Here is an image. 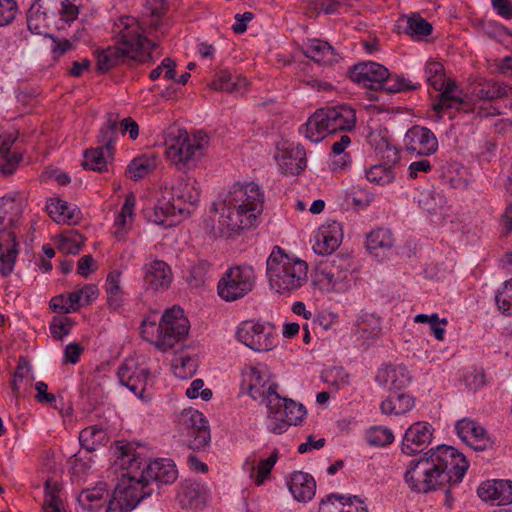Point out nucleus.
Returning <instances> with one entry per match:
<instances>
[{
	"instance_id": "1",
	"label": "nucleus",
	"mask_w": 512,
	"mask_h": 512,
	"mask_svg": "<svg viewBox=\"0 0 512 512\" xmlns=\"http://www.w3.org/2000/svg\"><path fill=\"white\" fill-rule=\"evenodd\" d=\"M468 467L466 457L457 449L440 445L410 461L404 478L412 491L428 493L446 484L460 483Z\"/></svg>"
},
{
	"instance_id": "2",
	"label": "nucleus",
	"mask_w": 512,
	"mask_h": 512,
	"mask_svg": "<svg viewBox=\"0 0 512 512\" xmlns=\"http://www.w3.org/2000/svg\"><path fill=\"white\" fill-rule=\"evenodd\" d=\"M278 385L270 376L256 367L243 372L241 390L254 400L265 402L268 409L269 432L281 435L292 425H298L306 415L305 407L277 393Z\"/></svg>"
},
{
	"instance_id": "3",
	"label": "nucleus",
	"mask_w": 512,
	"mask_h": 512,
	"mask_svg": "<svg viewBox=\"0 0 512 512\" xmlns=\"http://www.w3.org/2000/svg\"><path fill=\"white\" fill-rule=\"evenodd\" d=\"M115 45L97 52V68L106 72L125 62L145 63L152 59L156 44L143 35L139 21L131 16L118 19L114 25Z\"/></svg>"
},
{
	"instance_id": "4",
	"label": "nucleus",
	"mask_w": 512,
	"mask_h": 512,
	"mask_svg": "<svg viewBox=\"0 0 512 512\" xmlns=\"http://www.w3.org/2000/svg\"><path fill=\"white\" fill-rule=\"evenodd\" d=\"M263 201L264 193L256 183L235 184L224 200L222 224L232 231L254 226Z\"/></svg>"
},
{
	"instance_id": "5",
	"label": "nucleus",
	"mask_w": 512,
	"mask_h": 512,
	"mask_svg": "<svg viewBox=\"0 0 512 512\" xmlns=\"http://www.w3.org/2000/svg\"><path fill=\"white\" fill-rule=\"evenodd\" d=\"M116 453L118 454L117 462L122 469L127 470V473L122 475L112 498L119 501L125 510L131 511L142 499L150 496L153 490L142 480L140 474L137 476L135 473L140 469L142 462L133 444L117 442Z\"/></svg>"
},
{
	"instance_id": "6",
	"label": "nucleus",
	"mask_w": 512,
	"mask_h": 512,
	"mask_svg": "<svg viewBox=\"0 0 512 512\" xmlns=\"http://www.w3.org/2000/svg\"><path fill=\"white\" fill-rule=\"evenodd\" d=\"M266 265L270 286L277 293L289 294L307 283V263L285 254L279 246L274 247Z\"/></svg>"
},
{
	"instance_id": "7",
	"label": "nucleus",
	"mask_w": 512,
	"mask_h": 512,
	"mask_svg": "<svg viewBox=\"0 0 512 512\" xmlns=\"http://www.w3.org/2000/svg\"><path fill=\"white\" fill-rule=\"evenodd\" d=\"M189 332V321L180 307L167 309L159 323L146 318L141 323V336L160 351H167L185 339Z\"/></svg>"
},
{
	"instance_id": "8",
	"label": "nucleus",
	"mask_w": 512,
	"mask_h": 512,
	"mask_svg": "<svg viewBox=\"0 0 512 512\" xmlns=\"http://www.w3.org/2000/svg\"><path fill=\"white\" fill-rule=\"evenodd\" d=\"M21 215V204L14 198H0V274L3 277L12 274L19 254L15 229Z\"/></svg>"
},
{
	"instance_id": "9",
	"label": "nucleus",
	"mask_w": 512,
	"mask_h": 512,
	"mask_svg": "<svg viewBox=\"0 0 512 512\" xmlns=\"http://www.w3.org/2000/svg\"><path fill=\"white\" fill-rule=\"evenodd\" d=\"M356 114L347 105L327 107L317 110L304 125L306 138L318 143L327 135L337 131H350L355 127Z\"/></svg>"
},
{
	"instance_id": "10",
	"label": "nucleus",
	"mask_w": 512,
	"mask_h": 512,
	"mask_svg": "<svg viewBox=\"0 0 512 512\" xmlns=\"http://www.w3.org/2000/svg\"><path fill=\"white\" fill-rule=\"evenodd\" d=\"M206 143V135L191 138L187 132H180L176 138L171 140L166 149V155L178 170H190L203 157Z\"/></svg>"
},
{
	"instance_id": "11",
	"label": "nucleus",
	"mask_w": 512,
	"mask_h": 512,
	"mask_svg": "<svg viewBox=\"0 0 512 512\" xmlns=\"http://www.w3.org/2000/svg\"><path fill=\"white\" fill-rule=\"evenodd\" d=\"M255 285L254 270L250 266H235L228 269L218 283L219 296L227 301H236L252 291Z\"/></svg>"
},
{
	"instance_id": "12",
	"label": "nucleus",
	"mask_w": 512,
	"mask_h": 512,
	"mask_svg": "<svg viewBox=\"0 0 512 512\" xmlns=\"http://www.w3.org/2000/svg\"><path fill=\"white\" fill-rule=\"evenodd\" d=\"M178 430L187 437L186 442L192 450H201L210 442L208 422L198 410H183L179 416Z\"/></svg>"
},
{
	"instance_id": "13",
	"label": "nucleus",
	"mask_w": 512,
	"mask_h": 512,
	"mask_svg": "<svg viewBox=\"0 0 512 512\" xmlns=\"http://www.w3.org/2000/svg\"><path fill=\"white\" fill-rule=\"evenodd\" d=\"M346 259L337 257L321 262L316 269L315 282L326 291L344 292L350 287V272Z\"/></svg>"
},
{
	"instance_id": "14",
	"label": "nucleus",
	"mask_w": 512,
	"mask_h": 512,
	"mask_svg": "<svg viewBox=\"0 0 512 512\" xmlns=\"http://www.w3.org/2000/svg\"><path fill=\"white\" fill-rule=\"evenodd\" d=\"M275 329L271 324L244 321L237 329V339L250 349L263 352L269 351L274 346Z\"/></svg>"
},
{
	"instance_id": "15",
	"label": "nucleus",
	"mask_w": 512,
	"mask_h": 512,
	"mask_svg": "<svg viewBox=\"0 0 512 512\" xmlns=\"http://www.w3.org/2000/svg\"><path fill=\"white\" fill-rule=\"evenodd\" d=\"M432 425L425 421L413 423L406 431L402 439L401 450L406 455H414L422 452L432 441Z\"/></svg>"
},
{
	"instance_id": "16",
	"label": "nucleus",
	"mask_w": 512,
	"mask_h": 512,
	"mask_svg": "<svg viewBox=\"0 0 512 512\" xmlns=\"http://www.w3.org/2000/svg\"><path fill=\"white\" fill-rule=\"evenodd\" d=\"M353 82L371 90L380 89L382 81L388 76V69L377 62H362L350 69Z\"/></svg>"
},
{
	"instance_id": "17",
	"label": "nucleus",
	"mask_w": 512,
	"mask_h": 512,
	"mask_svg": "<svg viewBox=\"0 0 512 512\" xmlns=\"http://www.w3.org/2000/svg\"><path fill=\"white\" fill-rule=\"evenodd\" d=\"M404 144L406 150L417 155H431L438 147L434 133L421 126L411 127L405 134Z\"/></svg>"
},
{
	"instance_id": "18",
	"label": "nucleus",
	"mask_w": 512,
	"mask_h": 512,
	"mask_svg": "<svg viewBox=\"0 0 512 512\" xmlns=\"http://www.w3.org/2000/svg\"><path fill=\"white\" fill-rule=\"evenodd\" d=\"M162 194L179 207V216L187 212L186 204H196L199 199L198 190L183 178H179L171 187H165Z\"/></svg>"
},
{
	"instance_id": "19",
	"label": "nucleus",
	"mask_w": 512,
	"mask_h": 512,
	"mask_svg": "<svg viewBox=\"0 0 512 512\" xmlns=\"http://www.w3.org/2000/svg\"><path fill=\"white\" fill-rule=\"evenodd\" d=\"M412 380L409 370L403 364H383L376 373L375 381L382 387L400 390Z\"/></svg>"
},
{
	"instance_id": "20",
	"label": "nucleus",
	"mask_w": 512,
	"mask_h": 512,
	"mask_svg": "<svg viewBox=\"0 0 512 512\" xmlns=\"http://www.w3.org/2000/svg\"><path fill=\"white\" fill-rule=\"evenodd\" d=\"M143 281L147 290L159 291L167 289L172 281L170 267L162 260H154L143 267Z\"/></svg>"
},
{
	"instance_id": "21",
	"label": "nucleus",
	"mask_w": 512,
	"mask_h": 512,
	"mask_svg": "<svg viewBox=\"0 0 512 512\" xmlns=\"http://www.w3.org/2000/svg\"><path fill=\"white\" fill-rule=\"evenodd\" d=\"M140 476L148 487H150L153 482L162 484L173 483L177 479L178 472L171 460L157 459L151 461L146 468L140 472Z\"/></svg>"
},
{
	"instance_id": "22",
	"label": "nucleus",
	"mask_w": 512,
	"mask_h": 512,
	"mask_svg": "<svg viewBox=\"0 0 512 512\" xmlns=\"http://www.w3.org/2000/svg\"><path fill=\"white\" fill-rule=\"evenodd\" d=\"M456 430L458 436L471 445L475 450L483 451L492 446L484 427L470 419H462L457 422Z\"/></svg>"
},
{
	"instance_id": "23",
	"label": "nucleus",
	"mask_w": 512,
	"mask_h": 512,
	"mask_svg": "<svg viewBox=\"0 0 512 512\" xmlns=\"http://www.w3.org/2000/svg\"><path fill=\"white\" fill-rule=\"evenodd\" d=\"M478 496L484 501H497L498 505L512 503L511 480H488L479 486Z\"/></svg>"
},
{
	"instance_id": "24",
	"label": "nucleus",
	"mask_w": 512,
	"mask_h": 512,
	"mask_svg": "<svg viewBox=\"0 0 512 512\" xmlns=\"http://www.w3.org/2000/svg\"><path fill=\"white\" fill-rule=\"evenodd\" d=\"M149 372L138 368L134 363H123L118 369V378L135 395L142 396L145 391Z\"/></svg>"
},
{
	"instance_id": "25",
	"label": "nucleus",
	"mask_w": 512,
	"mask_h": 512,
	"mask_svg": "<svg viewBox=\"0 0 512 512\" xmlns=\"http://www.w3.org/2000/svg\"><path fill=\"white\" fill-rule=\"evenodd\" d=\"M342 228L339 222L333 221L320 227L314 251L321 255H329L340 245Z\"/></svg>"
},
{
	"instance_id": "26",
	"label": "nucleus",
	"mask_w": 512,
	"mask_h": 512,
	"mask_svg": "<svg viewBox=\"0 0 512 512\" xmlns=\"http://www.w3.org/2000/svg\"><path fill=\"white\" fill-rule=\"evenodd\" d=\"M472 95L480 102H493L512 95V86L494 79H484L474 87Z\"/></svg>"
},
{
	"instance_id": "27",
	"label": "nucleus",
	"mask_w": 512,
	"mask_h": 512,
	"mask_svg": "<svg viewBox=\"0 0 512 512\" xmlns=\"http://www.w3.org/2000/svg\"><path fill=\"white\" fill-rule=\"evenodd\" d=\"M15 141L16 137L12 134L4 133L0 135V173L5 176L14 173L22 160L20 152L11 150Z\"/></svg>"
},
{
	"instance_id": "28",
	"label": "nucleus",
	"mask_w": 512,
	"mask_h": 512,
	"mask_svg": "<svg viewBox=\"0 0 512 512\" xmlns=\"http://www.w3.org/2000/svg\"><path fill=\"white\" fill-rule=\"evenodd\" d=\"M288 487L297 501L307 502L315 495L316 482L310 474L295 471L290 476Z\"/></svg>"
},
{
	"instance_id": "29",
	"label": "nucleus",
	"mask_w": 512,
	"mask_h": 512,
	"mask_svg": "<svg viewBox=\"0 0 512 512\" xmlns=\"http://www.w3.org/2000/svg\"><path fill=\"white\" fill-rule=\"evenodd\" d=\"M178 208V206L174 205L173 201H170L162 194V197L155 204L149 220L165 228L173 227L177 224Z\"/></svg>"
},
{
	"instance_id": "30",
	"label": "nucleus",
	"mask_w": 512,
	"mask_h": 512,
	"mask_svg": "<svg viewBox=\"0 0 512 512\" xmlns=\"http://www.w3.org/2000/svg\"><path fill=\"white\" fill-rule=\"evenodd\" d=\"M279 165L285 174L297 175L306 167V152L301 145H296L282 152Z\"/></svg>"
},
{
	"instance_id": "31",
	"label": "nucleus",
	"mask_w": 512,
	"mask_h": 512,
	"mask_svg": "<svg viewBox=\"0 0 512 512\" xmlns=\"http://www.w3.org/2000/svg\"><path fill=\"white\" fill-rule=\"evenodd\" d=\"M47 211L50 217L57 223L76 224L81 218V212L77 207H71L61 199H50L47 203Z\"/></svg>"
},
{
	"instance_id": "32",
	"label": "nucleus",
	"mask_w": 512,
	"mask_h": 512,
	"mask_svg": "<svg viewBox=\"0 0 512 512\" xmlns=\"http://www.w3.org/2000/svg\"><path fill=\"white\" fill-rule=\"evenodd\" d=\"M397 27L400 32L412 37H425L433 30L432 25L418 13L400 17L397 20Z\"/></svg>"
},
{
	"instance_id": "33",
	"label": "nucleus",
	"mask_w": 512,
	"mask_h": 512,
	"mask_svg": "<svg viewBox=\"0 0 512 512\" xmlns=\"http://www.w3.org/2000/svg\"><path fill=\"white\" fill-rule=\"evenodd\" d=\"M155 153L143 154L134 158L127 167L126 174L132 180H139L151 174L158 166Z\"/></svg>"
},
{
	"instance_id": "34",
	"label": "nucleus",
	"mask_w": 512,
	"mask_h": 512,
	"mask_svg": "<svg viewBox=\"0 0 512 512\" xmlns=\"http://www.w3.org/2000/svg\"><path fill=\"white\" fill-rule=\"evenodd\" d=\"M177 500L184 509L198 510L205 505V494L198 484L185 483L179 488Z\"/></svg>"
},
{
	"instance_id": "35",
	"label": "nucleus",
	"mask_w": 512,
	"mask_h": 512,
	"mask_svg": "<svg viewBox=\"0 0 512 512\" xmlns=\"http://www.w3.org/2000/svg\"><path fill=\"white\" fill-rule=\"evenodd\" d=\"M415 406V399L407 393L390 395L382 401L380 410L385 415L400 416L408 413Z\"/></svg>"
},
{
	"instance_id": "36",
	"label": "nucleus",
	"mask_w": 512,
	"mask_h": 512,
	"mask_svg": "<svg viewBox=\"0 0 512 512\" xmlns=\"http://www.w3.org/2000/svg\"><path fill=\"white\" fill-rule=\"evenodd\" d=\"M109 441L107 431L101 425H92L83 429L79 434V442L86 452L96 451Z\"/></svg>"
},
{
	"instance_id": "37",
	"label": "nucleus",
	"mask_w": 512,
	"mask_h": 512,
	"mask_svg": "<svg viewBox=\"0 0 512 512\" xmlns=\"http://www.w3.org/2000/svg\"><path fill=\"white\" fill-rule=\"evenodd\" d=\"M121 272L111 271L106 278L105 292L107 295V304L112 310H119L124 302V291L120 285Z\"/></svg>"
},
{
	"instance_id": "38",
	"label": "nucleus",
	"mask_w": 512,
	"mask_h": 512,
	"mask_svg": "<svg viewBox=\"0 0 512 512\" xmlns=\"http://www.w3.org/2000/svg\"><path fill=\"white\" fill-rule=\"evenodd\" d=\"M304 54L313 61L322 64H330L334 61V49L325 41L311 40L305 47Z\"/></svg>"
},
{
	"instance_id": "39",
	"label": "nucleus",
	"mask_w": 512,
	"mask_h": 512,
	"mask_svg": "<svg viewBox=\"0 0 512 512\" xmlns=\"http://www.w3.org/2000/svg\"><path fill=\"white\" fill-rule=\"evenodd\" d=\"M107 491L103 485L91 489H84L78 496V503L85 511L94 512L99 510L104 502Z\"/></svg>"
},
{
	"instance_id": "40",
	"label": "nucleus",
	"mask_w": 512,
	"mask_h": 512,
	"mask_svg": "<svg viewBox=\"0 0 512 512\" xmlns=\"http://www.w3.org/2000/svg\"><path fill=\"white\" fill-rule=\"evenodd\" d=\"M393 244L394 239L392 233L388 229L378 228L367 235L366 247L375 255H378L379 251H385L392 248Z\"/></svg>"
},
{
	"instance_id": "41",
	"label": "nucleus",
	"mask_w": 512,
	"mask_h": 512,
	"mask_svg": "<svg viewBox=\"0 0 512 512\" xmlns=\"http://www.w3.org/2000/svg\"><path fill=\"white\" fill-rule=\"evenodd\" d=\"M117 128V116L108 114L106 123L101 127L98 135V144L105 148L107 154H112L113 143L117 137Z\"/></svg>"
},
{
	"instance_id": "42",
	"label": "nucleus",
	"mask_w": 512,
	"mask_h": 512,
	"mask_svg": "<svg viewBox=\"0 0 512 512\" xmlns=\"http://www.w3.org/2000/svg\"><path fill=\"white\" fill-rule=\"evenodd\" d=\"M112 154H107L104 147L91 148L84 153V168L102 172L107 167V159Z\"/></svg>"
},
{
	"instance_id": "43",
	"label": "nucleus",
	"mask_w": 512,
	"mask_h": 512,
	"mask_svg": "<svg viewBox=\"0 0 512 512\" xmlns=\"http://www.w3.org/2000/svg\"><path fill=\"white\" fill-rule=\"evenodd\" d=\"M332 499L338 501L337 505L332 503L335 508L334 512H368L363 506V501L358 499L356 496L345 497L343 495L331 494L327 497V502L323 500L322 504L327 505V503L331 502Z\"/></svg>"
},
{
	"instance_id": "44",
	"label": "nucleus",
	"mask_w": 512,
	"mask_h": 512,
	"mask_svg": "<svg viewBox=\"0 0 512 512\" xmlns=\"http://www.w3.org/2000/svg\"><path fill=\"white\" fill-rule=\"evenodd\" d=\"M322 379L329 385L331 392H337L349 384V375L341 367H331L324 370Z\"/></svg>"
},
{
	"instance_id": "45",
	"label": "nucleus",
	"mask_w": 512,
	"mask_h": 512,
	"mask_svg": "<svg viewBox=\"0 0 512 512\" xmlns=\"http://www.w3.org/2000/svg\"><path fill=\"white\" fill-rule=\"evenodd\" d=\"M246 85V79L237 77L233 81L228 71H221L211 83V88L218 91L235 92Z\"/></svg>"
},
{
	"instance_id": "46",
	"label": "nucleus",
	"mask_w": 512,
	"mask_h": 512,
	"mask_svg": "<svg viewBox=\"0 0 512 512\" xmlns=\"http://www.w3.org/2000/svg\"><path fill=\"white\" fill-rule=\"evenodd\" d=\"M456 88L455 82H446L445 86L442 90H440L439 100L433 104V109L436 112H443L445 110L451 109L454 105H461V98L453 95V92Z\"/></svg>"
},
{
	"instance_id": "47",
	"label": "nucleus",
	"mask_w": 512,
	"mask_h": 512,
	"mask_svg": "<svg viewBox=\"0 0 512 512\" xmlns=\"http://www.w3.org/2000/svg\"><path fill=\"white\" fill-rule=\"evenodd\" d=\"M420 87L419 84H412L409 80L400 77L392 76L388 72V76L382 81L379 90H383L388 94L399 93L405 90H416Z\"/></svg>"
},
{
	"instance_id": "48",
	"label": "nucleus",
	"mask_w": 512,
	"mask_h": 512,
	"mask_svg": "<svg viewBox=\"0 0 512 512\" xmlns=\"http://www.w3.org/2000/svg\"><path fill=\"white\" fill-rule=\"evenodd\" d=\"M415 323H428L434 337L438 341H443L445 336V327L448 324L446 318L440 319L438 314L433 313L431 315L418 314L414 317Z\"/></svg>"
},
{
	"instance_id": "49",
	"label": "nucleus",
	"mask_w": 512,
	"mask_h": 512,
	"mask_svg": "<svg viewBox=\"0 0 512 512\" xmlns=\"http://www.w3.org/2000/svg\"><path fill=\"white\" fill-rule=\"evenodd\" d=\"M366 177L370 182L384 185L395 178V172L390 164H378L366 171Z\"/></svg>"
},
{
	"instance_id": "50",
	"label": "nucleus",
	"mask_w": 512,
	"mask_h": 512,
	"mask_svg": "<svg viewBox=\"0 0 512 512\" xmlns=\"http://www.w3.org/2000/svg\"><path fill=\"white\" fill-rule=\"evenodd\" d=\"M366 440L371 446L383 447L394 441V435L389 428L374 426L367 431Z\"/></svg>"
},
{
	"instance_id": "51",
	"label": "nucleus",
	"mask_w": 512,
	"mask_h": 512,
	"mask_svg": "<svg viewBox=\"0 0 512 512\" xmlns=\"http://www.w3.org/2000/svg\"><path fill=\"white\" fill-rule=\"evenodd\" d=\"M427 82L436 91H440L445 86L444 66L440 62H429L425 67Z\"/></svg>"
},
{
	"instance_id": "52",
	"label": "nucleus",
	"mask_w": 512,
	"mask_h": 512,
	"mask_svg": "<svg viewBox=\"0 0 512 512\" xmlns=\"http://www.w3.org/2000/svg\"><path fill=\"white\" fill-rule=\"evenodd\" d=\"M278 460V452L274 451L267 459L259 462L258 466L252 468L251 478L257 486L262 485Z\"/></svg>"
},
{
	"instance_id": "53",
	"label": "nucleus",
	"mask_w": 512,
	"mask_h": 512,
	"mask_svg": "<svg viewBox=\"0 0 512 512\" xmlns=\"http://www.w3.org/2000/svg\"><path fill=\"white\" fill-rule=\"evenodd\" d=\"M498 309L506 316H512V279L505 281L495 297Z\"/></svg>"
},
{
	"instance_id": "54",
	"label": "nucleus",
	"mask_w": 512,
	"mask_h": 512,
	"mask_svg": "<svg viewBox=\"0 0 512 512\" xmlns=\"http://www.w3.org/2000/svg\"><path fill=\"white\" fill-rule=\"evenodd\" d=\"M350 143L351 138L347 134H342L340 139L332 144V152L340 156L339 160L333 161L334 169H343L347 166L348 161L345 158H348V154L344 153V151Z\"/></svg>"
},
{
	"instance_id": "55",
	"label": "nucleus",
	"mask_w": 512,
	"mask_h": 512,
	"mask_svg": "<svg viewBox=\"0 0 512 512\" xmlns=\"http://www.w3.org/2000/svg\"><path fill=\"white\" fill-rule=\"evenodd\" d=\"M89 452H78L74 454L70 460L71 471L74 475H83L91 468L92 458Z\"/></svg>"
},
{
	"instance_id": "56",
	"label": "nucleus",
	"mask_w": 512,
	"mask_h": 512,
	"mask_svg": "<svg viewBox=\"0 0 512 512\" xmlns=\"http://www.w3.org/2000/svg\"><path fill=\"white\" fill-rule=\"evenodd\" d=\"M176 63L171 58H164L159 66L150 72L149 78L152 81L159 79L164 71V78L168 80L175 79L176 76Z\"/></svg>"
},
{
	"instance_id": "57",
	"label": "nucleus",
	"mask_w": 512,
	"mask_h": 512,
	"mask_svg": "<svg viewBox=\"0 0 512 512\" xmlns=\"http://www.w3.org/2000/svg\"><path fill=\"white\" fill-rule=\"evenodd\" d=\"M46 493L43 504L44 512H65V506L56 490H49L48 483L46 484Z\"/></svg>"
},
{
	"instance_id": "58",
	"label": "nucleus",
	"mask_w": 512,
	"mask_h": 512,
	"mask_svg": "<svg viewBox=\"0 0 512 512\" xmlns=\"http://www.w3.org/2000/svg\"><path fill=\"white\" fill-rule=\"evenodd\" d=\"M17 12V4L14 0H0V26L11 23Z\"/></svg>"
},
{
	"instance_id": "59",
	"label": "nucleus",
	"mask_w": 512,
	"mask_h": 512,
	"mask_svg": "<svg viewBox=\"0 0 512 512\" xmlns=\"http://www.w3.org/2000/svg\"><path fill=\"white\" fill-rule=\"evenodd\" d=\"M167 10L166 0H148L145 4L143 15L160 18L165 15Z\"/></svg>"
},
{
	"instance_id": "60",
	"label": "nucleus",
	"mask_w": 512,
	"mask_h": 512,
	"mask_svg": "<svg viewBox=\"0 0 512 512\" xmlns=\"http://www.w3.org/2000/svg\"><path fill=\"white\" fill-rule=\"evenodd\" d=\"M339 6L340 3L335 0H317L310 2L308 4V9H312L316 14L321 12L325 14H332L338 11Z\"/></svg>"
},
{
	"instance_id": "61",
	"label": "nucleus",
	"mask_w": 512,
	"mask_h": 512,
	"mask_svg": "<svg viewBox=\"0 0 512 512\" xmlns=\"http://www.w3.org/2000/svg\"><path fill=\"white\" fill-rule=\"evenodd\" d=\"M81 235L75 237H62L59 244V250L65 254H78L81 251Z\"/></svg>"
},
{
	"instance_id": "62",
	"label": "nucleus",
	"mask_w": 512,
	"mask_h": 512,
	"mask_svg": "<svg viewBox=\"0 0 512 512\" xmlns=\"http://www.w3.org/2000/svg\"><path fill=\"white\" fill-rule=\"evenodd\" d=\"M45 20L44 14L40 13L39 8L33 4L27 12V25L31 31L40 33V21Z\"/></svg>"
},
{
	"instance_id": "63",
	"label": "nucleus",
	"mask_w": 512,
	"mask_h": 512,
	"mask_svg": "<svg viewBox=\"0 0 512 512\" xmlns=\"http://www.w3.org/2000/svg\"><path fill=\"white\" fill-rule=\"evenodd\" d=\"M50 308L57 313L67 314L77 310V307L68 305L67 299L63 295H58L50 300Z\"/></svg>"
},
{
	"instance_id": "64",
	"label": "nucleus",
	"mask_w": 512,
	"mask_h": 512,
	"mask_svg": "<svg viewBox=\"0 0 512 512\" xmlns=\"http://www.w3.org/2000/svg\"><path fill=\"white\" fill-rule=\"evenodd\" d=\"M72 327V321L69 318H64L59 323H52L50 325V332L56 339H62L66 336Z\"/></svg>"
}]
</instances>
